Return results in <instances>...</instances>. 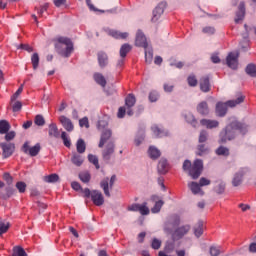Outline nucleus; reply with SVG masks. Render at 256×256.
I'll use <instances>...</instances> for the list:
<instances>
[{"label":"nucleus","mask_w":256,"mask_h":256,"mask_svg":"<svg viewBox=\"0 0 256 256\" xmlns=\"http://www.w3.org/2000/svg\"><path fill=\"white\" fill-rule=\"evenodd\" d=\"M111 135H113V133L110 129L102 130L100 142L98 144L100 149L106 145L102 152L103 159H105V161H109V159H111V155L115 153V143L111 140Z\"/></svg>","instance_id":"f257e3e1"},{"label":"nucleus","mask_w":256,"mask_h":256,"mask_svg":"<svg viewBox=\"0 0 256 256\" xmlns=\"http://www.w3.org/2000/svg\"><path fill=\"white\" fill-rule=\"evenodd\" d=\"M241 123H239L235 118H232L231 123L226 126L224 130L220 132V140L219 143H227V141H231V139H235V135H237V131L241 133Z\"/></svg>","instance_id":"f03ea898"},{"label":"nucleus","mask_w":256,"mask_h":256,"mask_svg":"<svg viewBox=\"0 0 256 256\" xmlns=\"http://www.w3.org/2000/svg\"><path fill=\"white\" fill-rule=\"evenodd\" d=\"M183 171H186L192 179H199L203 173V160L196 159L193 164L190 160H185L182 166Z\"/></svg>","instance_id":"7ed1b4c3"},{"label":"nucleus","mask_w":256,"mask_h":256,"mask_svg":"<svg viewBox=\"0 0 256 256\" xmlns=\"http://www.w3.org/2000/svg\"><path fill=\"white\" fill-rule=\"evenodd\" d=\"M57 53L62 57H70L73 53V42L69 38L60 37L55 45Z\"/></svg>","instance_id":"20e7f679"},{"label":"nucleus","mask_w":256,"mask_h":256,"mask_svg":"<svg viewBox=\"0 0 256 256\" xmlns=\"http://www.w3.org/2000/svg\"><path fill=\"white\" fill-rule=\"evenodd\" d=\"M245 101V96H239L236 100H229L225 103L218 102L216 104V115L217 117H225L227 115V107H237Z\"/></svg>","instance_id":"39448f33"},{"label":"nucleus","mask_w":256,"mask_h":256,"mask_svg":"<svg viewBox=\"0 0 256 256\" xmlns=\"http://www.w3.org/2000/svg\"><path fill=\"white\" fill-rule=\"evenodd\" d=\"M115 181H117V176L115 175H112L110 179L107 177L101 181L100 186L101 189H103L104 195H106V197H111V192H109V189H113Z\"/></svg>","instance_id":"423d86ee"},{"label":"nucleus","mask_w":256,"mask_h":256,"mask_svg":"<svg viewBox=\"0 0 256 256\" xmlns=\"http://www.w3.org/2000/svg\"><path fill=\"white\" fill-rule=\"evenodd\" d=\"M190 231H191V225H189V224H185V225H182V226L176 228L172 232L173 241H179L180 239H183L185 237V235H187V233H189Z\"/></svg>","instance_id":"0eeeda50"},{"label":"nucleus","mask_w":256,"mask_h":256,"mask_svg":"<svg viewBox=\"0 0 256 256\" xmlns=\"http://www.w3.org/2000/svg\"><path fill=\"white\" fill-rule=\"evenodd\" d=\"M22 151L30 157H37L41 151V144L37 143L35 146L29 147V142H25L22 146Z\"/></svg>","instance_id":"6e6552de"},{"label":"nucleus","mask_w":256,"mask_h":256,"mask_svg":"<svg viewBox=\"0 0 256 256\" xmlns=\"http://www.w3.org/2000/svg\"><path fill=\"white\" fill-rule=\"evenodd\" d=\"M0 149H2V157L8 159L13 153H15V144L2 142L0 143Z\"/></svg>","instance_id":"1a4fd4ad"},{"label":"nucleus","mask_w":256,"mask_h":256,"mask_svg":"<svg viewBox=\"0 0 256 256\" xmlns=\"http://www.w3.org/2000/svg\"><path fill=\"white\" fill-rule=\"evenodd\" d=\"M135 46L142 47L143 49H147L149 47V41H147V37L141 30L136 32Z\"/></svg>","instance_id":"9d476101"},{"label":"nucleus","mask_w":256,"mask_h":256,"mask_svg":"<svg viewBox=\"0 0 256 256\" xmlns=\"http://www.w3.org/2000/svg\"><path fill=\"white\" fill-rule=\"evenodd\" d=\"M249 172L248 168H241L240 170H238L233 178H232V185L233 187H239V185H241V183H243V177L246 175V173Z\"/></svg>","instance_id":"9b49d317"},{"label":"nucleus","mask_w":256,"mask_h":256,"mask_svg":"<svg viewBox=\"0 0 256 256\" xmlns=\"http://www.w3.org/2000/svg\"><path fill=\"white\" fill-rule=\"evenodd\" d=\"M129 211H134V212H140L141 215H149V207H147V202H144L142 204H137L134 203L130 206H128Z\"/></svg>","instance_id":"f8f14e48"},{"label":"nucleus","mask_w":256,"mask_h":256,"mask_svg":"<svg viewBox=\"0 0 256 256\" xmlns=\"http://www.w3.org/2000/svg\"><path fill=\"white\" fill-rule=\"evenodd\" d=\"M239 52H230L226 58V63L230 69H237L239 65Z\"/></svg>","instance_id":"ddd939ff"},{"label":"nucleus","mask_w":256,"mask_h":256,"mask_svg":"<svg viewBox=\"0 0 256 256\" xmlns=\"http://www.w3.org/2000/svg\"><path fill=\"white\" fill-rule=\"evenodd\" d=\"M166 8H167V2H161L156 6V8L153 10V16H152L153 23H157V21H159V18L161 17V15L165 13Z\"/></svg>","instance_id":"4468645a"},{"label":"nucleus","mask_w":256,"mask_h":256,"mask_svg":"<svg viewBox=\"0 0 256 256\" xmlns=\"http://www.w3.org/2000/svg\"><path fill=\"white\" fill-rule=\"evenodd\" d=\"M91 199L94 205L97 207H101L103 203H105V198L103 197V193H101L99 190H93L91 192Z\"/></svg>","instance_id":"2eb2a0df"},{"label":"nucleus","mask_w":256,"mask_h":256,"mask_svg":"<svg viewBox=\"0 0 256 256\" xmlns=\"http://www.w3.org/2000/svg\"><path fill=\"white\" fill-rule=\"evenodd\" d=\"M171 225L173 227H177V225H181V218L179 216H172L164 226L165 233L171 234V228H169L171 227Z\"/></svg>","instance_id":"dca6fc26"},{"label":"nucleus","mask_w":256,"mask_h":256,"mask_svg":"<svg viewBox=\"0 0 256 256\" xmlns=\"http://www.w3.org/2000/svg\"><path fill=\"white\" fill-rule=\"evenodd\" d=\"M136 101L137 100L135 99V96H133V94H129L125 99V106L127 107V115H129V117L133 115V110L131 109V107L135 106Z\"/></svg>","instance_id":"f3484780"},{"label":"nucleus","mask_w":256,"mask_h":256,"mask_svg":"<svg viewBox=\"0 0 256 256\" xmlns=\"http://www.w3.org/2000/svg\"><path fill=\"white\" fill-rule=\"evenodd\" d=\"M188 188L190 189V191L193 195H200L201 197H203V195H205V192L203 191V189H201L200 184L197 182H193V181L189 182Z\"/></svg>","instance_id":"a211bd4d"},{"label":"nucleus","mask_w":256,"mask_h":256,"mask_svg":"<svg viewBox=\"0 0 256 256\" xmlns=\"http://www.w3.org/2000/svg\"><path fill=\"white\" fill-rule=\"evenodd\" d=\"M98 65L100 69H105L109 65V56L105 52H98L97 54Z\"/></svg>","instance_id":"6ab92c4d"},{"label":"nucleus","mask_w":256,"mask_h":256,"mask_svg":"<svg viewBox=\"0 0 256 256\" xmlns=\"http://www.w3.org/2000/svg\"><path fill=\"white\" fill-rule=\"evenodd\" d=\"M200 124L206 129H217L219 127V121L211 119H202L200 120Z\"/></svg>","instance_id":"aec40b11"},{"label":"nucleus","mask_w":256,"mask_h":256,"mask_svg":"<svg viewBox=\"0 0 256 256\" xmlns=\"http://www.w3.org/2000/svg\"><path fill=\"white\" fill-rule=\"evenodd\" d=\"M151 131H152L154 137H165V136L169 135V131L164 130L163 127L158 126V125H153L151 127Z\"/></svg>","instance_id":"412c9836"},{"label":"nucleus","mask_w":256,"mask_h":256,"mask_svg":"<svg viewBox=\"0 0 256 256\" xmlns=\"http://www.w3.org/2000/svg\"><path fill=\"white\" fill-rule=\"evenodd\" d=\"M59 121L65 130H67L68 132L73 131V122L71 121V119L67 118V116H60Z\"/></svg>","instance_id":"4be33fe9"},{"label":"nucleus","mask_w":256,"mask_h":256,"mask_svg":"<svg viewBox=\"0 0 256 256\" xmlns=\"http://www.w3.org/2000/svg\"><path fill=\"white\" fill-rule=\"evenodd\" d=\"M211 153V149L206 144H199L196 148V155L198 157H205V155H209Z\"/></svg>","instance_id":"5701e85b"},{"label":"nucleus","mask_w":256,"mask_h":256,"mask_svg":"<svg viewBox=\"0 0 256 256\" xmlns=\"http://www.w3.org/2000/svg\"><path fill=\"white\" fill-rule=\"evenodd\" d=\"M245 18V3L240 2L238 6V11L236 13L235 23H241Z\"/></svg>","instance_id":"b1692460"},{"label":"nucleus","mask_w":256,"mask_h":256,"mask_svg":"<svg viewBox=\"0 0 256 256\" xmlns=\"http://www.w3.org/2000/svg\"><path fill=\"white\" fill-rule=\"evenodd\" d=\"M108 35H110V37H113L114 39H127V37H129V33L120 32L117 30H108Z\"/></svg>","instance_id":"393cba45"},{"label":"nucleus","mask_w":256,"mask_h":256,"mask_svg":"<svg viewBox=\"0 0 256 256\" xmlns=\"http://www.w3.org/2000/svg\"><path fill=\"white\" fill-rule=\"evenodd\" d=\"M71 161L73 165H75L76 167H81L85 159L83 158V156H81V154H77V152H73Z\"/></svg>","instance_id":"a878e982"},{"label":"nucleus","mask_w":256,"mask_h":256,"mask_svg":"<svg viewBox=\"0 0 256 256\" xmlns=\"http://www.w3.org/2000/svg\"><path fill=\"white\" fill-rule=\"evenodd\" d=\"M48 135L49 137H55L56 139H59V128L57 127V124L50 123L48 126Z\"/></svg>","instance_id":"bb28decb"},{"label":"nucleus","mask_w":256,"mask_h":256,"mask_svg":"<svg viewBox=\"0 0 256 256\" xmlns=\"http://www.w3.org/2000/svg\"><path fill=\"white\" fill-rule=\"evenodd\" d=\"M148 156L150 159L157 160L161 157V151L155 146H150L148 148Z\"/></svg>","instance_id":"cd10ccee"},{"label":"nucleus","mask_w":256,"mask_h":256,"mask_svg":"<svg viewBox=\"0 0 256 256\" xmlns=\"http://www.w3.org/2000/svg\"><path fill=\"white\" fill-rule=\"evenodd\" d=\"M168 170H169V163L167 162V159L161 158L158 163V172L164 175V173H167Z\"/></svg>","instance_id":"c85d7f7f"},{"label":"nucleus","mask_w":256,"mask_h":256,"mask_svg":"<svg viewBox=\"0 0 256 256\" xmlns=\"http://www.w3.org/2000/svg\"><path fill=\"white\" fill-rule=\"evenodd\" d=\"M200 89L204 93H208V91L211 89V84L209 83V77L205 76L201 78Z\"/></svg>","instance_id":"c756f323"},{"label":"nucleus","mask_w":256,"mask_h":256,"mask_svg":"<svg viewBox=\"0 0 256 256\" xmlns=\"http://www.w3.org/2000/svg\"><path fill=\"white\" fill-rule=\"evenodd\" d=\"M197 111L200 115H209V105L207 102H200L197 106Z\"/></svg>","instance_id":"7c9ffc66"},{"label":"nucleus","mask_w":256,"mask_h":256,"mask_svg":"<svg viewBox=\"0 0 256 256\" xmlns=\"http://www.w3.org/2000/svg\"><path fill=\"white\" fill-rule=\"evenodd\" d=\"M193 232L195 237L199 239L201 235H203V221H198L194 226H193Z\"/></svg>","instance_id":"2f4dec72"},{"label":"nucleus","mask_w":256,"mask_h":256,"mask_svg":"<svg viewBox=\"0 0 256 256\" xmlns=\"http://www.w3.org/2000/svg\"><path fill=\"white\" fill-rule=\"evenodd\" d=\"M184 119L186 122L189 123V125H192V127H197V119H195V116L191 112H186L184 115Z\"/></svg>","instance_id":"473e14b6"},{"label":"nucleus","mask_w":256,"mask_h":256,"mask_svg":"<svg viewBox=\"0 0 256 256\" xmlns=\"http://www.w3.org/2000/svg\"><path fill=\"white\" fill-rule=\"evenodd\" d=\"M87 149V144H85V140L83 139H78L77 142H76V150H77V153H79L80 155L85 153Z\"/></svg>","instance_id":"72a5a7b5"},{"label":"nucleus","mask_w":256,"mask_h":256,"mask_svg":"<svg viewBox=\"0 0 256 256\" xmlns=\"http://www.w3.org/2000/svg\"><path fill=\"white\" fill-rule=\"evenodd\" d=\"M145 141V131L141 130L137 133L134 139V145L139 147Z\"/></svg>","instance_id":"f704fd0d"},{"label":"nucleus","mask_w":256,"mask_h":256,"mask_svg":"<svg viewBox=\"0 0 256 256\" xmlns=\"http://www.w3.org/2000/svg\"><path fill=\"white\" fill-rule=\"evenodd\" d=\"M94 80L101 87H105V85H107V80L105 79V76H103V74H101V73H95L94 74Z\"/></svg>","instance_id":"c9c22d12"},{"label":"nucleus","mask_w":256,"mask_h":256,"mask_svg":"<svg viewBox=\"0 0 256 256\" xmlns=\"http://www.w3.org/2000/svg\"><path fill=\"white\" fill-rule=\"evenodd\" d=\"M131 49H133V47L129 44H123L120 48V57L122 59H125V57H127V53H129L131 51Z\"/></svg>","instance_id":"e433bc0d"},{"label":"nucleus","mask_w":256,"mask_h":256,"mask_svg":"<svg viewBox=\"0 0 256 256\" xmlns=\"http://www.w3.org/2000/svg\"><path fill=\"white\" fill-rule=\"evenodd\" d=\"M11 129V125L6 120L0 121V134L5 135Z\"/></svg>","instance_id":"4c0bfd02"},{"label":"nucleus","mask_w":256,"mask_h":256,"mask_svg":"<svg viewBox=\"0 0 256 256\" xmlns=\"http://www.w3.org/2000/svg\"><path fill=\"white\" fill-rule=\"evenodd\" d=\"M145 61L148 65L153 63V49L149 46L145 49Z\"/></svg>","instance_id":"58836bf2"},{"label":"nucleus","mask_w":256,"mask_h":256,"mask_svg":"<svg viewBox=\"0 0 256 256\" xmlns=\"http://www.w3.org/2000/svg\"><path fill=\"white\" fill-rule=\"evenodd\" d=\"M12 256H27V252L21 246H15L13 248Z\"/></svg>","instance_id":"ea45409f"},{"label":"nucleus","mask_w":256,"mask_h":256,"mask_svg":"<svg viewBox=\"0 0 256 256\" xmlns=\"http://www.w3.org/2000/svg\"><path fill=\"white\" fill-rule=\"evenodd\" d=\"M45 183H57L59 181V175L51 174L44 177Z\"/></svg>","instance_id":"a19ab883"},{"label":"nucleus","mask_w":256,"mask_h":256,"mask_svg":"<svg viewBox=\"0 0 256 256\" xmlns=\"http://www.w3.org/2000/svg\"><path fill=\"white\" fill-rule=\"evenodd\" d=\"M246 73L247 75H250V77H256V65L248 64L246 67Z\"/></svg>","instance_id":"79ce46f5"},{"label":"nucleus","mask_w":256,"mask_h":256,"mask_svg":"<svg viewBox=\"0 0 256 256\" xmlns=\"http://www.w3.org/2000/svg\"><path fill=\"white\" fill-rule=\"evenodd\" d=\"M61 139L65 147H68V148L71 147V138H69V135L67 134V132H62Z\"/></svg>","instance_id":"37998d69"},{"label":"nucleus","mask_w":256,"mask_h":256,"mask_svg":"<svg viewBox=\"0 0 256 256\" xmlns=\"http://www.w3.org/2000/svg\"><path fill=\"white\" fill-rule=\"evenodd\" d=\"M79 179L83 183H89V181H91V174H89V172H82L79 174Z\"/></svg>","instance_id":"c03bdc74"},{"label":"nucleus","mask_w":256,"mask_h":256,"mask_svg":"<svg viewBox=\"0 0 256 256\" xmlns=\"http://www.w3.org/2000/svg\"><path fill=\"white\" fill-rule=\"evenodd\" d=\"M11 105H12V111L14 113H17L18 111H21L22 107H23V104L21 103V101H13L11 102Z\"/></svg>","instance_id":"a18cd8bd"},{"label":"nucleus","mask_w":256,"mask_h":256,"mask_svg":"<svg viewBox=\"0 0 256 256\" xmlns=\"http://www.w3.org/2000/svg\"><path fill=\"white\" fill-rule=\"evenodd\" d=\"M216 155H222L224 157H227L229 155V149L225 146H220L217 150H216Z\"/></svg>","instance_id":"49530a36"},{"label":"nucleus","mask_w":256,"mask_h":256,"mask_svg":"<svg viewBox=\"0 0 256 256\" xmlns=\"http://www.w3.org/2000/svg\"><path fill=\"white\" fill-rule=\"evenodd\" d=\"M31 63L33 66V69H37L39 67V54L34 53L31 57Z\"/></svg>","instance_id":"de8ad7c7"},{"label":"nucleus","mask_w":256,"mask_h":256,"mask_svg":"<svg viewBox=\"0 0 256 256\" xmlns=\"http://www.w3.org/2000/svg\"><path fill=\"white\" fill-rule=\"evenodd\" d=\"M164 202L162 200L157 201L154 205V207L151 208V213H159L161 211V207H163Z\"/></svg>","instance_id":"09e8293b"},{"label":"nucleus","mask_w":256,"mask_h":256,"mask_svg":"<svg viewBox=\"0 0 256 256\" xmlns=\"http://www.w3.org/2000/svg\"><path fill=\"white\" fill-rule=\"evenodd\" d=\"M214 190L218 195H223V193H225V183L220 182L218 185L215 186Z\"/></svg>","instance_id":"8fccbe9b"},{"label":"nucleus","mask_w":256,"mask_h":256,"mask_svg":"<svg viewBox=\"0 0 256 256\" xmlns=\"http://www.w3.org/2000/svg\"><path fill=\"white\" fill-rule=\"evenodd\" d=\"M34 123L38 127H43V125H45V118L42 115H36Z\"/></svg>","instance_id":"3c124183"},{"label":"nucleus","mask_w":256,"mask_h":256,"mask_svg":"<svg viewBox=\"0 0 256 256\" xmlns=\"http://www.w3.org/2000/svg\"><path fill=\"white\" fill-rule=\"evenodd\" d=\"M209 251H210L211 256L221 255V247L220 246H211Z\"/></svg>","instance_id":"603ef678"},{"label":"nucleus","mask_w":256,"mask_h":256,"mask_svg":"<svg viewBox=\"0 0 256 256\" xmlns=\"http://www.w3.org/2000/svg\"><path fill=\"white\" fill-rule=\"evenodd\" d=\"M9 231V222L0 221V237L3 233H7Z\"/></svg>","instance_id":"864d4df0"},{"label":"nucleus","mask_w":256,"mask_h":256,"mask_svg":"<svg viewBox=\"0 0 256 256\" xmlns=\"http://www.w3.org/2000/svg\"><path fill=\"white\" fill-rule=\"evenodd\" d=\"M209 139V133L205 130H202L199 135V143H205Z\"/></svg>","instance_id":"5fc2aeb1"},{"label":"nucleus","mask_w":256,"mask_h":256,"mask_svg":"<svg viewBox=\"0 0 256 256\" xmlns=\"http://www.w3.org/2000/svg\"><path fill=\"white\" fill-rule=\"evenodd\" d=\"M88 160L90 163H93V165H95L96 169H99V159L97 158V156L89 154Z\"/></svg>","instance_id":"6e6d98bb"},{"label":"nucleus","mask_w":256,"mask_h":256,"mask_svg":"<svg viewBox=\"0 0 256 256\" xmlns=\"http://www.w3.org/2000/svg\"><path fill=\"white\" fill-rule=\"evenodd\" d=\"M15 47L17 49H24V51H27L28 53H33V47L29 46V44H16Z\"/></svg>","instance_id":"4d7b16f0"},{"label":"nucleus","mask_w":256,"mask_h":256,"mask_svg":"<svg viewBox=\"0 0 256 256\" xmlns=\"http://www.w3.org/2000/svg\"><path fill=\"white\" fill-rule=\"evenodd\" d=\"M158 100H159V92L151 91L150 94H149V101L151 103H155Z\"/></svg>","instance_id":"13d9d810"},{"label":"nucleus","mask_w":256,"mask_h":256,"mask_svg":"<svg viewBox=\"0 0 256 256\" xmlns=\"http://www.w3.org/2000/svg\"><path fill=\"white\" fill-rule=\"evenodd\" d=\"M202 32L205 35H215V27L212 26H206L202 29Z\"/></svg>","instance_id":"bf43d9fd"},{"label":"nucleus","mask_w":256,"mask_h":256,"mask_svg":"<svg viewBox=\"0 0 256 256\" xmlns=\"http://www.w3.org/2000/svg\"><path fill=\"white\" fill-rule=\"evenodd\" d=\"M23 93V84H21V86L18 88V90L15 92V94H13V96L11 97V103H13V101H17L18 97Z\"/></svg>","instance_id":"052dcab7"},{"label":"nucleus","mask_w":256,"mask_h":256,"mask_svg":"<svg viewBox=\"0 0 256 256\" xmlns=\"http://www.w3.org/2000/svg\"><path fill=\"white\" fill-rule=\"evenodd\" d=\"M16 188L18 189L19 193H25L27 189V184H25V182H17Z\"/></svg>","instance_id":"680f3d73"},{"label":"nucleus","mask_w":256,"mask_h":256,"mask_svg":"<svg viewBox=\"0 0 256 256\" xmlns=\"http://www.w3.org/2000/svg\"><path fill=\"white\" fill-rule=\"evenodd\" d=\"M188 84L190 85V87H196V85H197V78L195 77V75H190L188 77Z\"/></svg>","instance_id":"e2e57ef3"},{"label":"nucleus","mask_w":256,"mask_h":256,"mask_svg":"<svg viewBox=\"0 0 256 256\" xmlns=\"http://www.w3.org/2000/svg\"><path fill=\"white\" fill-rule=\"evenodd\" d=\"M198 184H200V187H207V185H211V180H209L205 177H202V178H200Z\"/></svg>","instance_id":"0e129e2a"},{"label":"nucleus","mask_w":256,"mask_h":256,"mask_svg":"<svg viewBox=\"0 0 256 256\" xmlns=\"http://www.w3.org/2000/svg\"><path fill=\"white\" fill-rule=\"evenodd\" d=\"M80 127H86V129H89V119L87 117H84L79 120Z\"/></svg>","instance_id":"69168bd1"},{"label":"nucleus","mask_w":256,"mask_h":256,"mask_svg":"<svg viewBox=\"0 0 256 256\" xmlns=\"http://www.w3.org/2000/svg\"><path fill=\"white\" fill-rule=\"evenodd\" d=\"M161 248V240L154 238L152 240V249H160Z\"/></svg>","instance_id":"338daca9"},{"label":"nucleus","mask_w":256,"mask_h":256,"mask_svg":"<svg viewBox=\"0 0 256 256\" xmlns=\"http://www.w3.org/2000/svg\"><path fill=\"white\" fill-rule=\"evenodd\" d=\"M4 135L6 141H13L15 139V131H10L8 133H5Z\"/></svg>","instance_id":"774afa93"}]
</instances>
